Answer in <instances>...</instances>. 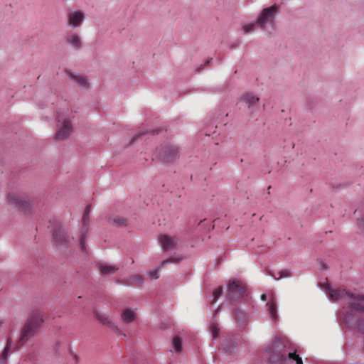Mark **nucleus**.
<instances>
[{
	"instance_id": "nucleus-1",
	"label": "nucleus",
	"mask_w": 364,
	"mask_h": 364,
	"mask_svg": "<svg viewBox=\"0 0 364 364\" xmlns=\"http://www.w3.org/2000/svg\"><path fill=\"white\" fill-rule=\"evenodd\" d=\"M324 291L328 299L346 302L338 316L339 322L349 329H355L364 334V319L357 316L358 312L364 313V294L332 289L328 284L324 287Z\"/></svg>"
},
{
	"instance_id": "nucleus-2",
	"label": "nucleus",
	"mask_w": 364,
	"mask_h": 364,
	"mask_svg": "<svg viewBox=\"0 0 364 364\" xmlns=\"http://www.w3.org/2000/svg\"><path fill=\"white\" fill-rule=\"evenodd\" d=\"M267 360L269 364H303L296 349L285 337L275 336L267 346Z\"/></svg>"
},
{
	"instance_id": "nucleus-3",
	"label": "nucleus",
	"mask_w": 364,
	"mask_h": 364,
	"mask_svg": "<svg viewBox=\"0 0 364 364\" xmlns=\"http://www.w3.org/2000/svg\"><path fill=\"white\" fill-rule=\"evenodd\" d=\"M43 321V314L42 312L38 311L32 312L21 331L19 341L24 343L36 336Z\"/></svg>"
},
{
	"instance_id": "nucleus-4",
	"label": "nucleus",
	"mask_w": 364,
	"mask_h": 364,
	"mask_svg": "<svg viewBox=\"0 0 364 364\" xmlns=\"http://www.w3.org/2000/svg\"><path fill=\"white\" fill-rule=\"evenodd\" d=\"M279 11V6L277 4L262 9L257 18L256 23L265 33L271 34L275 29Z\"/></svg>"
},
{
	"instance_id": "nucleus-5",
	"label": "nucleus",
	"mask_w": 364,
	"mask_h": 364,
	"mask_svg": "<svg viewBox=\"0 0 364 364\" xmlns=\"http://www.w3.org/2000/svg\"><path fill=\"white\" fill-rule=\"evenodd\" d=\"M247 296V290L239 280H231L229 282L228 299L232 304L239 302Z\"/></svg>"
},
{
	"instance_id": "nucleus-6",
	"label": "nucleus",
	"mask_w": 364,
	"mask_h": 364,
	"mask_svg": "<svg viewBox=\"0 0 364 364\" xmlns=\"http://www.w3.org/2000/svg\"><path fill=\"white\" fill-rule=\"evenodd\" d=\"M155 154L162 162H173L179 156L178 149L174 145H164L157 148Z\"/></svg>"
},
{
	"instance_id": "nucleus-7",
	"label": "nucleus",
	"mask_w": 364,
	"mask_h": 364,
	"mask_svg": "<svg viewBox=\"0 0 364 364\" xmlns=\"http://www.w3.org/2000/svg\"><path fill=\"white\" fill-rule=\"evenodd\" d=\"M7 202L9 205L18 208L23 213H26L30 207V202L28 196H21L18 193L15 192H11L9 193Z\"/></svg>"
},
{
	"instance_id": "nucleus-8",
	"label": "nucleus",
	"mask_w": 364,
	"mask_h": 364,
	"mask_svg": "<svg viewBox=\"0 0 364 364\" xmlns=\"http://www.w3.org/2000/svg\"><path fill=\"white\" fill-rule=\"evenodd\" d=\"M53 244L58 247H67L70 242L65 229L62 226H57L53 232Z\"/></svg>"
},
{
	"instance_id": "nucleus-9",
	"label": "nucleus",
	"mask_w": 364,
	"mask_h": 364,
	"mask_svg": "<svg viewBox=\"0 0 364 364\" xmlns=\"http://www.w3.org/2000/svg\"><path fill=\"white\" fill-rule=\"evenodd\" d=\"M85 19V14L80 11H70L67 15V24L70 28H79L80 27Z\"/></svg>"
},
{
	"instance_id": "nucleus-10",
	"label": "nucleus",
	"mask_w": 364,
	"mask_h": 364,
	"mask_svg": "<svg viewBox=\"0 0 364 364\" xmlns=\"http://www.w3.org/2000/svg\"><path fill=\"white\" fill-rule=\"evenodd\" d=\"M259 101V98L252 93H247L240 98L242 105L251 113L257 110Z\"/></svg>"
},
{
	"instance_id": "nucleus-11",
	"label": "nucleus",
	"mask_w": 364,
	"mask_h": 364,
	"mask_svg": "<svg viewBox=\"0 0 364 364\" xmlns=\"http://www.w3.org/2000/svg\"><path fill=\"white\" fill-rule=\"evenodd\" d=\"M65 43L74 50H79L82 48L81 36L75 31H70L65 36Z\"/></svg>"
},
{
	"instance_id": "nucleus-12",
	"label": "nucleus",
	"mask_w": 364,
	"mask_h": 364,
	"mask_svg": "<svg viewBox=\"0 0 364 364\" xmlns=\"http://www.w3.org/2000/svg\"><path fill=\"white\" fill-rule=\"evenodd\" d=\"M72 132L73 126L71 122L67 119H63L60 124H58V128L56 131L55 139L57 140H64L67 139Z\"/></svg>"
},
{
	"instance_id": "nucleus-13",
	"label": "nucleus",
	"mask_w": 364,
	"mask_h": 364,
	"mask_svg": "<svg viewBox=\"0 0 364 364\" xmlns=\"http://www.w3.org/2000/svg\"><path fill=\"white\" fill-rule=\"evenodd\" d=\"M66 74L70 80L79 88L87 89L90 86L89 80L87 76L78 73L66 71Z\"/></svg>"
},
{
	"instance_id": "nucleus-14",
	"label": "nucleus",
	"mask_w": 364,
	"mask_h": 364,
	"mask_svg": "<svg viewBox=\"0 0 364 364\" xmlns=\"http://www.w3.org/2000/svg\"><path fill=\"white\" fill-rule=\"evenodd\" d=\"M15 352L18 350V347L13 343L11 338L9 336L6 339V344L0 354V364H7L9 353L11 351Z\"/></svg>"
},
{
	"instance_id": "nucleus-15",
	"label": "nucleus",
	"mask_w": 364,
	"mask_h": 364,
	"mask_svg": "<svg viewBox=\"0 0 364 364\" xmlns=\"http://www.w3.org/2000/svg\"><path fill=\"white\" fill-rule=\"evenodd\" d=\"M182 260V258L179 256L177 257H171L165 260H164L160 264L158 269H154L149 271L148 273V276L151 279H158L159 277V271L161 268H162L164 265L170 263H178Z\"/></svg>"
},
{
	"instance_id": "nucleus-16",
	"label": "nucleus",
	"mask_w": 364,
	"mask_h": 364,
	"mask_svg": "<svg viewBox=\"0 0 364 364\" xmlns=\"http://www.w3.org/2000/svg\"><path fill=\"white\" fill-rule=\"evenodd\" d=\"M223 349L229 354H232L237 349V343L235 336H228L222 341Z\"/></svg>"
},
{
	"instance_id": "nucleus-17",
	"label": "nucleus",
	"mask_w": 364,
	"mask_h": 364,
	"mask_svg": "<svg viewBox=\"0 0 364 364\" xmlns=\"http://www.w3.org/2000/svg\"><path fill=\"white\" fill-rule=\"evenodd\" d=\"M160 242L164 250L167 251L173 249L177 245L178 240L174 237L162 235L160 236Z\"/></svg>"
},
{
	"instance_id": "nucleus-18",
	"label": "nucleus",
	"mask_w": 364,
	"mask_h": 364,
	"mask_svg": "<svg viewBox=\"0 0 364 364\" xmlns=\"http://www.w3.org/2000/svg\"><path fill=\"white\" fill-rule=\"evenodd\" d=\"M267 308L270 319L274 322H277L278 319V305L273 296H272L269 301L267 303Z\"/></svg>"
},
{
	"instance_id": "nucleus-19",
	"label": "nucleus",
	"mask_w": 364,
	"mask_h": 364,
	"mask_svg": "<svg viewBox=\"0 0 364 364\" xmlns=\"http://www.w3.org/2000/svg\"><path fill=\"white\" fill-rule=\"evenodd\" d=\"M144 282V277L141 274H135L133 276H131L130 277L122 279L119 281V283L127 285V286H140Z\"/></svg>"
},
{
	"instance_id": "nucleus-20",
	"label": "nucleus",
	"mask_w": 364,
	"mask_h": 364,
	"mask_svg": "<svg viewBox=\"0 0 364 364\" xmlns=\"http://www.w3.org/2000/svg\"><path fill=\"white\" fill-rule=\"evenodd\" d=\"M121 318L124 323L128 324L136 319V314L132 309H125L121 314Z\"/></svg>"
},
{
	"instance_id": "nucleus-21",
	"label": "nucleus",
	"mask_w": 364,
	"mask_h": 364,
	"mask_svg": "<svg viewBox=\"0 0 364 364\" xmlns=\"http://www.w3.org/2000/svg\"><path fill=\"white\" fill-rule=\"evenodd\" d=\"M119 268L115 265L108 264H100L99 265V270L100 274L103 276L111 275L114 274Z\"/></svg>"
},
{
	"instance_id": "nucleus-22",
	"label": "nucleus",
	"mask_w": 364,
	"mask_h": 364,
	"mask_svg": "<svg viewBox=\"0 0 364 364\" xmlns=\"http://www.w3.org/2000/svg\"><path fill=\"white\" fill-rule=\"evenodd\" d=\"M96 317L101 323L106 325L109 328H114L117 332L119 331V328L114 324V323L109 318L107 315L97 314Z\"/></svg>"
},
{
	"instance_id": "nucleus-23",
	"label": "nucleus",
	"mask_w": 364,
	"mask_h": 364,
	"mask_svg": "<svg viewBox=\"0 0 364 364\" xmlns=\"http://www.w3.org/2000/svg\"><path fill=\"white\" fill-rule=\"evenodd\" d=\"M109 221L111 224L119 228L124 226L127 223V221L120 216H114L109 218Z\"/></svg>"
},
{
	"instance_id": "nucleus-24",
	"label": "nucleus",
	"mask_w": 364,
	"mask_h": 364,
	"mask_svg": "<svg viewBox=\"0 0 364 364\" xmlns=\"http://www.w3.org/2000/svg\"><path fill=\"white\" fill-rule=\"evenodd\" d=\"M269 274L276 280H279L282 278L289 277L291 276V272L289 269H282L276 274L269 272Z\"/></svg>"
},
{
	"instance_id": "nucleus-25",
	"label": "nucleus",
	"mask_w": 364,
	"mask_h": 364,
	"mask_svg": "<svg viewBox=\"0 0 364 364\" xmlns=\"http://www.w3.org/2000/svg\"><path fill=\"white\" fill-rule=\"evenodd\" d=\"M172 346L174 349V350L179 353L182 350V341L181 338L178 336H176L173 337V341H172Z\"/></svg>"
},
{
	"instance_id": "nucleus-26",
	"label": "nucleus",
	"mask_w": 364,
	"mask_h": 364,
	"mask_svg": "<svg viewBox=\"0 0 364 364\" xmlns=\"http://www.w3.org/2000/svg\"><path fill=\"white\" fill-rule=\"evenodd\" d=\"M257 26H258L257 23H256V21L255 23H247L242 26V31L245 34H249L254 32Z\"/></svg>"
},
{
	"instance_id": "nucleus-27",
	"label": "nucleus",
	"mask_w": 364,
	"mask_h": 364,
	"mask_svg": "<svg viewBox=\"0 0 364 364\" xmlns=\"http://www.w3.org/2000/svg\"><path fill=\"white\" fill-rule=\"evenodd\" d=\"M210 329L211 335L213 336V340H216L219 336L220 331V328L218 327V323H215V321L211 322Z\"/></svg>"
},
{
	"instance_id": "nucleus-28",
	"label": "nucleus",
	"mask_w": 364,
	"mask_h": 364,
	"mask_svg": "<svg viewBox=\"0 0 364 364\" xmlns=\"http://www.w3.org/2000/svg\"><path fill=\"white\" fill-rule=\"evenodd\" d=\"M86 235H87V230L85 228H83L80 236V247L82 252H86V245H85V239H86Z\"/></svg>"
},
{
	"instance_id": "nucleus-29",
	"label": "nucleus",
	"mask_w": 364,
	"mask_h": 364,
	"mask_svg": "<svg viewBox=\"0 0 364 364\" xmlns=\"http://www.w3.org/2000/svg\"><path fill=\"white\" fill-rule=\"evenodd\" d=\"M149 132H151L153 134H155L157 133L155 130H149V131H148L147 129H144L142 131H140L139 132H138L137 134H136L133 136V138H132V139L131 141V144L134 143V141L136 140L137 139H139V138L141 137L142 136L148 134Z\"/></svg>"
},
{
	"instance_id": "nucleus-30",
	"label": "nucleus",
	"mask_w": 364,
	"mask_h": 364,
	"mask_svg": "<svg viewBox=\"0 0 364 364\" xmlns=\"http://www.w3.org/2000/svg\"><path fill=\"white\" fill-rule=\"evenodd\" d=\"M90 211H91V206H90V205H87V207L85 210L83 217H82V220H83V223H84L85 226L88 225L89 215H90Z\"/></svg>"
},
{
	"instance_id": "nucleus-31",
	"label": "nucleus",
	"mask_w": 364,
	"mask_h": 364,
	"mask_svg": "<svg viewBox=\"0 0 364 364\" xmlns=\"http://www.w3.org/2000/svg\"><path fill=\"white\" fill-rule=\"evenodd\" d=\"M233 316L238 321H243L245 318L244 313L238 309L233 310Z\"/></svg>"
},
{
	"instance_id": "nucleus-32",
	"label": "nucleus",
	"mask_w": 364,
	"mask_h": 364,
	"mask_svg": "<svg viewBox=\"0 0 364 364\" xmlns=\"http://www.w3.org/2000/svg\"><path fill=\"white\" fill-rule=\"evenodd\" d=\"M222 292L223 288L221 287H219L214 290L213 296H211L213 303L215 302L220 298Z\"/></svg>"
},
{
	"instance_id": "nucleus-33",
	"label": "nucleus",
	"mask_w": 364,
	"mask_h": 364,
	"mask_svg": "<svg viewBox=\"0 0 364 364\" xmlns=\"http://www.w3.org/2000/svg\"><path fill=\"white\" fill-rule=\"evenodd\" d=\"M112 329L114 331V332H115V333H116L119 336H120V337H122H122H126V334H125V333H123V332H122L119 328V331H117V332L116 331V330H115L114 328H112Z\"/></svg>"
},
{
	"instance_id": "nucleus-34",
	"label": "nucleus",
	"mask_w": 364,
	"mask_h": 364,
	"mask_svg": "<svg viewBox=\"0 0 364 364\" xmlns=\"http://www.w3.org/2000/svg\"><path fill=\"white\" fill-rule=\"evenodd\" d=\"M358 223L360 225H362L364 228V216L361 218L358 219Z\"/></svg>"
},
{
	"instance_id": "nucleus-35",
	"label": "nucleus",
	"mask_w": 364,
	"mask_h": 364,
	"mask_svg": "<svg viewBox=\"0 0 364 364\" xmlns=\"http://www.w3.org/2000/svg\"><path fill=\"white\" fill-rule=\"evenodd\" d=\"M72 356H73V360H74L76 363H77V362H78V360H79V358H78V356H77L76 354H75V353H74V354H73V355H72Z\"/></svg>"
},
{
	"instance_id": "nucleus-36",
	"label": "nucleus",
	"mask_w": 364,
	"mask_h": 364,
	"mask_svg": "<svg viewBox=\"0 0 364 364\" xmlns=\"http://www.w3.org/2000/svg\"><path fill=\"white\" fill-rule=\"evenodd\" d=\"M261 299L264 301H267V295L266 294H262L261 296Z\"/></svg>"
},
{
	"instance_id": "nucleus-37",
	"label": "nucleus",
	"mask_w": 364,
	"mask_h": 364,
	"mask_svg": "<svg viewBox=\"0 0 364 364\" xmlns=\"http://www.w3.org/2000/svg\"><path fill=\"white\" fill-rule=\"evenodd\" d=\"M4 321L3 320H0V328L4 326Z\"/></svg>"
},
{
	"instance_id": "nucleus-38",
	"label": "nucleus",
	"mask_w": 364,
	"mask_h": 364,
	"mask_svg": "<svg viewBox=\"0 0 364 364\" xmlns=\"http://www.w3.org/2000/svg\"><path fill=\"white\" fill-rule=\"evenodd\" d=\"M321 267H322L323 269H326V265H325L324 264L321 263Z\"/></svg>"
},
{
	"instance_id": "nucleus-39",
	"label": "nucleus",
	"mask_w": 364,
	"mask_h": 364,
	"mask_svg": "<svg viewBox=\"0 0 364 364\" xmlns=\"http://www.w3.org/2000/svg\"><path fill=\"white\" fill-rule=\"evenodd\" d=\"M58 122H60V119L59 116L58 117Z\"/></svg>"
}]
</instances>
